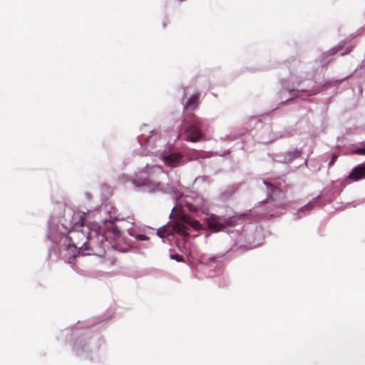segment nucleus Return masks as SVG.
Wrapping results in <instances>:
<instances>
[{"label":"nucleus","mask_w":365,"mask_h":365,"mask_svg":"<svg viewBox=\"0 0 365 365\" xmlns=\"http://www.w3.org/2000/svg\"><path fill=\"white\" fill-rule=\"evenodd\" d=\"M305 207H306L307 209H309V210H310V209L312 208V206H311L309 204H308V205H307L305 206Z\"/></svg>","instance_id":"obj_14"},{"label":"nucleus","mask_w":365,"mask_h":365,"mask_svg":"<svg viewBox=\"0 0 365 365\" xmlns=\"http://www.w3.org/2000/svg\"><path fill=\"white\" fill-rule=\"evenodd\" d=\"M348 178L354 181L365 178V164L355 167L348 175Z\"/></svg>","instance_id":"obj_7"},{"label":"nucleus","mask_w":365,"mask_h":365,"mask_svg":"<svg viewBox=\"0 0 365 365\" xmlns=\"http://www.w3.org/2000/svg\"><path fill=\"white\" fill-rule=\"evenodd\" d=\"M354 154L365 155V148H356L353 151Z\"/></svg>","instance_id":"obj_12"},{"label":"nucleus","mask_w":365,"mask_h":365,"mask_svg":"<svg viewBox=\"0 0 365 365\" xmlns=\"http://www.w3.org/2000/svg\"><path fill=\"white\" fill-rule=\"evenodd\" d=\"M206 222L208 228L215 232L223 230L227 225H230L229 220L223 219L214 214H211L207 217Z\"/></svg>","instance_id":"obj_4"},{"label":"nucleus","mask_w":365,"mask_h":365,"mask_svg":"<svg viewBox=\"0 0 365 365\" xmlns=\"http://www.w3.org/2000/svg\"><path fill=\"white\" fill-rule=\"evenodd\" d=\"M338 158V155L336 154H332L331 155V159L330 160V162L329 163V166H332L334 163L336 162V159Z\"/></svg>","instance_id":"obj_13"},{"label":"nucleus","mask_w":365,"mask_h":365,"mask_svg":"<svg viewBox=\"0 0 365 365\" xmlns=\"http://www.w3.org/2000/svg\"><path fill=\"white\" fill-rule=\"evenodd\" d=\"M74 222L72 228L68 232L69 245L76 249L93 251L105 242L108 241L112 233L114 237L120 235L118 227L111 225L106 232L96 226L90 227L85 225V215H77L73 217Z\"/></svg>","instance_id":"obj_1"},{"label":"nucleus","mask_w":365,"mask_h":365,"mask_svg":"<svg viewBox=\"0 0 365 365\" xmlns=\"http://www.w3.org/2000/svg\"><path fill=\"white\" fill-rule=\"evenodd\" d=\"M173 233V226H170V225H167L163 226L159 228L157 231V235L160 238H164L165 237L170 236Z\"/></svg>","instance_id":"obj_8"},{"label":"nucleus","mask_w":365,"mask_h":365,"mask_svg":"<svg viewBox=\"0 0 365 365\" xmlns=\"http://www.w3.org/2000/svg\"><path fill=\"white\" fill-rule=\"evenodd\" d=\"M170 258L172 259H175V260H176L177 262H183L182 256L177 255V254H175V255H173V254L170 255Z\"/></svg>","instance_id":"obj_11"},{"label":"nucleus","mask_w":365,"mask_h":365,"mask_svg":"<svg viewBox=\"0 0 365 365\" xmlns=\"http://www.w3.org/2000/svg\"><path fill=\"white\" fill-rule=\"evenodd\" d=\"M181 219L183 222L189 225L196 230L202 229V225L197 220L192 219L189 216L183 215Z\"/></svg>","instance_id":"obj_9"},{"label":"nucleus","mask_w":365,"mask_h":365,"mask_svg":"<svg viewBox=\"0 0 365 365\" xmlns=\"http://www.w3.org/2000/svg\"><path fill=\"white\" fill-rule=\"evenodd\" d=\"M147 175L140 173L133 183L136 187H143L150 192H163L165 189V183L163 182L168 177V173L159 166L146 168Z\"/></svg>","instance_id":"obj_2"},{"label":"nucleus","mask_w":365,"mask_h":365,"mask_svg":"<svg viewBox=\"0 0 365 365\" xmlns=\"http://www.w3.org/2000/svg\"><path fill=\"white\" fill-rule=\"evenodd\" d=\"M163 161L168 166L175 168L180 166L182 161V155L179 153H173L163 157Z\"/></svg>","instance_id":"obj_6"},{"label":"nucleus","mask_w":365,"mask_h":365,"mask_svg":"<svg viewBox=\"0 0 365 365\" xmlns=\"http://www.w3.org/2000/svg\"><path fill=\"white\" fill-rule=\"evenodd\" d=\"M183 104V118L187 115L194 114L193 112L198 108L200 104V94L195 93L189 97Z\"/></svg>","instance_id":"obj_5"},{"label":"nucleus","mask_w":365,"mask_h":365,"mask_svg":"<svg viewBox=\"0 0 365 365\" xmlns=\"http://www.w3.org/2000/svg\"><path fill=\"white\" fill-rule=\"evenodd\" d=\"M173 226V232H175L183 237L189 236L187 228L184 224L181 222H176Z\"/></svg>","instance_id":"obj_10"},{"label":"nucleus","mask_w":365,"mask_h":365,"mask_svg":"<svg viewBox=\"0 0 365 365\" xmlns=\"http://www.w3.org/2000/svg\"><path fill=\"white\" fill-rule=\"evenodd\" d=\"M182 121L186 126L180 128L178 139L182 133L185 134L186 140L192 143L199 142L203 138V123L198 117L195 114L187 115L182 119Z\"/></svg>","instance_id":"obj_3"}]
</instances>
